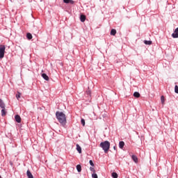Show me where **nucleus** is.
<instances>
[{
	"label": "nucleus",
	"mask_w": 178,
	"mask_h": 178,
	"mask_svg": "<svg viewBox=\"0 0 178 178\" xmlns=\"http://www.w3.org/2000/svg\"><path fill=\"white\" fill-rule=\"evenodd\" d=\"M56 116L60 124L65 126L66 124V115L60 111H57L56 113Z\"/></svg>",
	"instance_id": "f257e3e1"
},
{
	"label": "nucleus",
	"mask_w": 178,
	"mask_h": 178,
	"mask_svg": "<svg viewBox=\"0 0 178 178\" xmlns=\"http://www.w3.org/2000/svg\"><path fill=\"white\" fill-rule=\"evenodd\" d=\"M99 147L102 148L105 154H108V151H109V149L111 148V143H109V141L107 140L102 142L99 145Z\"/></svg>",
	"instance_id": "f03ea898"
},
{
	"label": "nucleus",
	"mask_w": 178,
	"mask_h": 178,
	"mask_svg": "<svg viewBox=\"0 0 178 178\" xmlns=\"http://www.w3.org/2000/svg\"><path fill=\"white\" fill-rule=\"evenodd\" d=\"M5 49H6V47L3 44L0 45V59H3V58L5 56Z\"/></svg>",
	"instance_id": "7ed1b4c3"
},
{
	"label": "nucleus",
	"mask_w": 178,
	"mask_h": 178,
	"mask_svg": "<svg viewBox=\"0 0 178 178\" xmlns=\"http://www.w3.org/2000/svg\"><path fill=\"white\" fill-rule=\"evenodd\" d=\"M173 38H178V27L175 30L174 33L172 34Z\"/></svg>",
	"instance_id": "20e7f679"
},
{
	"label": "nucleus",
	"mask_w": 178,
	"mask_h": 178,
	"mask_svg": "<svg viewBox=\"0 0 178 178\" xmlns=\"http://www.w3.org/2000/svg\"><path fill=\"white\" fill-rule=\"evenodd\" d=\"M15 121L17 122V123H20L22 122V118H20V115H16L15 116Z\"/></svg>",
	"instance_id": "39448f33"
},
{
	"label": "nucleus",
	"mask_w": 178,
	"mask_h": 178,
	"mask_svg": "<svg viewBox=\"0 0 178 178\" xmlns=\"http://www.w3.org/2000/svg\"><path fill=\"white\" fill-rule=\"evenodd\" d=\"M1 109V116L3 118L6 116V113H8V112L6 111V108L5 107Z\"/></svg>",
	"instance_id": "423d86ee"
},
{
	"label": "nucleus",
	"mask_w": 178,
	"mask_h": 178,
	"mask_svg": "<svg viewBox=\"0 0 178 178\" xmlns=\"http://www.w3.org/2000/svg\"><path fill=\"white\" fill-rule=\"evenodd\" d=\"M42 77L46 80V81H49V76H48V75H47V74H42Z\"/></svg>",
	"instance_id": "0eeeda50"
},
{
	"label": "nucleus",
	"mask_w": 178,
	"mask_h": 178,
	"mask_svg": "<svg viewBox=\"0 0 178 178\" xmlns=\"http://www.w3.org/2000/svg\"><path fill=\"white\" fill-rule=\"evenodd\" d=\"M132 159L135 163H138V158H137V156L132 155Z\"/></svg>",
	"instance_id": "6e6552de"
},
{
	"label": "nucleus",
	"mask_w": 178,
	"mask_h": 178,
	"mask_svg": "<svg viewBox=\"0 0 178 178\" xmlns=\"http://www.w3.org/2000/svg\"><path fill=\"white\" fill-rule=\"evenodd\" d=\"M26 175L28 178H34V177L33 176V174H31V172H30V170H27Z\"/></svg>",
	"instance_id": "1a4fd4ad"
},
{
	"label": "nucleus",
	"mask_w": 178,
	"mask_h": 178,
	"mask_svg": "<svg viewBox=\"0 0 178 178\" xmlns=\"http://www.w3.org/2000/svg\"><path fill=\"white\" fill-rule=\"evenodd\" d=\"M64 3H70L71 5H73L74 3V1L73 0H63Z\"/></svg>",
	"instance_id": "9d476101"
},
{
	"label": "nucleus",
	"mask_w": 178,
	"mask_h": 178,
	"mask_svg": "<svg viewBox=\"0 0 178 178\" xmlns=\"http://www.w3.org/2000/svg\"><path fill=\"white\" fill-rule=\"evenodd\" d=\"M80 20L82 22V23H84V22H86V15H81L80 17Z\"/></svg>",
	"instance_id": "9b49d317"
},
{
	"label": "nucleus",
	"mask_w": 178,
	"mask_h": 178,
	"mask_svg": "<svg viewBox=\"0 0 178 178\" xmlns=\"http://www.w3.org/2000/svg\"><path fill=\"white\" fill-rule=\"evenodd\" d=\"M0 108H5V103L3 102V100L1 99H0Z\"/></svg>",
	"instance_id": "f8f14e48"
},
{
	"label": "nucleus",
	"mask_w": 178,
	"mask_h": 178,
	"mask_svg": "<svg viewBox=\"0 0 178 178\" xmlns=\"http://www.w3.org/2000/svg\"><path fill=\"white\" fill-rule=\"evenodd\" d=\"M76 151H78L79 154H81V147L79 144H76Z\"/></svg>",
	"instance_id": "ddd939ff"
},
{
	"label": "nucleus",
	"mask_w": 178,
	"mask_h": 178,
	"mask_svg": "<svg viewBox=\"0 0 178 178\" xmlns=\"http://www.w3.org/2000/svg\"><path fill=\"white\" fill-rule=\"evenodd\" d=\"M119 147L121 149H123V147H124V142L123 141H120L119 143Z\"/></svg>",
	"instance_id": "4468645a"
},
{
	"label": "nucleus",
	"mask_w": 178,
	"mask_h": 178,
	"mask_svg": "<svg viewBox=\"0 0 178 178\" xmlns=\"http://www.w3.org/2000/svg\"><path fill=\"white\" fill-rule=\"evenodd\" d=\"M134 97H135V98H140V92H135L134 93Z\"/></svg>",
	"instance_id": "2eb2a0df"
},
{
	"label": "nucleus",
	"mask_w": 178,
	"mask_h": 178,
	"mask_svg": "<svg viewBox=\"0 0 178 178\" xmlns=\"http://www.w3.org/2000/svg\"><path fill=\"white\" fill-rule=\"evenodd\" d=\"M26 38H28V40H31L33 38V35H31V33H28L26 34Z\"/></svg>",
	"instance_id": "dca6fc26"
},
{
	"label": "nucleus",
	"mask_w": 178,
	"mask_h": 178,
	"mask_svg": "<svg viewBox=\"0 0 178 178\" xmlns=\"http://www.w3.org/2000/svg\"><path fill=\"white\" fill-rule=\"evenodd\" d=\"M111 35H116V31H115V29H111Z\"/></svg>",
	"instance_id": "f3484780"
},
{
	"label": "nucleus",
	"mask_w": 178,
	"mask_h": 178,
	"mask_svg": "<svg viewBox=\"0 0 178 178\" xmlns=\"http://www.w3.org/2000/svg\"><path fill=\"white\" fill-rule=\"evenodd\" d=\"M145 45H151V44H152V41H148V40H145Z\"/></svg>",
	"instance_id": "a211bd4d"
},
{
	"label": "nucleus",
	"mask_w": 178,
	"mask_h": 178,
	"mask_svg": "<svg viewBox=\"0 0 178 178\" xmlns=\"http://www.w3.org/2000/svg\"><path fill=\"white\" fill-rule=\"evenodd\" d=\"M76 170H78V172H81V165H76Z\"/></svg>",
	"instance_id": "6ab92c4d"
},
{
	"label": "nucleus",
	"mask_w": 178,
	"mask_h": 178,
	"mask_svg": "<svg viewBox=\"0 0 178 178\" xmlns=\"http://www.w3.org/2000/svg\"><path fill=\"white\" fill-rule=\"evenodd\" d=\"M112 177H113V178H118V173H116V172H113V173H112Z\"/></svg>",
	"instance_id": "aec40b11"
},
{
	"label": "nucleus",
	"mask_w": 178,
	"mask_h": 178,
	"mask_svg": "<svg viewBox=\"0 0 178 178\" xmlns=\"http://www.w3.org/2000/svg\"><path fill=\"white\" fill-rule=\"evenodd\" d=\"M21 95H22V93H20V92H17V94L16 95L17 99H19Z\"/></svg>",
	"instance_id": "412c9836"
},
{
	"label": "nucleus",
	"mask_w": 178,
	"mask_h": 178,
	"mask_svg": "<svg viewBox=\"0 0 178 178\" xmlns=\"http://www.w3.org/2000/svg\"><path fill=\"white\" fill-rule=\"evenodd\" d=\"M81 123L83 126H86V120L84 119H81Z\"/></svg>",
	"instance_id": "4be33fe9"
},
{
	"label": "nucleus",
	"mask_w": 178,
	"mask_h": 178,
	"mask_svg": "<svg viewBox=\"0 0 178 178\" xmlns=\"http://www.w3.org/2000/svg\"><path fill=\"white\" fill-rule=\"evenodd\" d=\"M161 104H165V97L161 96Z\"/></svg>",
	"instance_id": "5701e85b"
},
{
	"label": "nucleus",
	"mask_w": 178,
	"mask_h": 178,
	"mask_svg": "<svg viewBox=\"0 0 178 178\" xmlns=\"http://www.w3.org/2000/svg\"><path fill=\"white\" fill-rule=\"evenodd\" d=\"M92 178H98V175L95 172H93L92 174Z\"/></svg>",
	"instance_id": "b1692460"
},
{
	"label": "nucleus",
	"mask_w": 178,
	"mask_h": 178,
	"mask_svg": "<svg viewBox=\"0 0 178 178\" xmlns=\"http://www.w3.org/2000/svg\"><path fill=\"white\" fill-rule=\"evenodd\" d=\"M175 92H176V94H178V86H177V85H176L175 87Z\"/></svg>",
	"instance_id": "393cba45"
},
{
	"label": "nucleus",
	"mask_w": 178,
	"mask_h": 178,
	"mask_svg": "<svg viewBox=\"0 0 178 178\" xmlns=\"http://www.w3.org/2000/svg\"><path fill=\"white\" fill-rule=\"evenodd\" d=\"M90 170L91 172H92L93 173H95V169H94L93 167H90Z\"/></svg>",
	"instance_id": "a878e982"
},
{
	"label": "nucleus",
	"mask_w": 178,
	"mask_h": 178,
	"mask_svg": "<svg viewBox=\"0 0 178 178\" xmlns=\"http://www.w3.org/2000/svg\"><path fill=\"white\" fill-rule=\"evenodd\" d=\"M86 92L87 95H91V90H86Z\"/></svg>",
	"instance_id": "bb28decb"
},
{
	"label": "nucleus",
	"mask_w": 178,
	"mask_h": 178,
	"mask_svg": "<svg viewBox=\"0 0 178 178\" xmlns=\"http://www.w3.org/2000/svg\"><path fill=\"white\" fill-rule=\"evenodd\" d=\"M89 163L91 166L94 167V162H92V160H90Z\"/></svg>",
	"instance_id": "cd10ccee"
},
{
	"label": "nucleus",
	"mask_w": 178,
	"mask_h": 178,
	"mask_svg": "<svg viewBox=\"0 0 178 178\" xmlns=\"http://www.w3.org/2000/svg\"><path fill=\"white\" fill-rule=\"evenodd\" d=\"M113 148H114V149H116V146H114Z\"/></svg>",
	"instance_id": "c85d7f7f"
}]
</instances>
